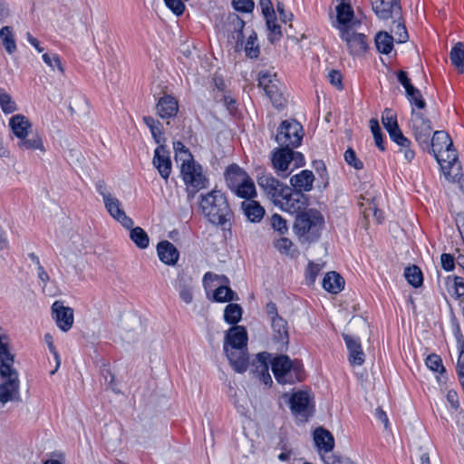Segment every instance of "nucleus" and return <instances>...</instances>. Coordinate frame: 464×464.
<instances>
[{"mask_svg":"<svg viewBox=\"0 0 464 464\" xmlns=\"http://www.w3.org/2000/svg\"><path fill=\"white\" fill-rule=\"evenodd\" d=\"M199 208L209 223L224 231H230L234 223V212L226 195L218 189L201 194Z\"/></svg>","mask_w":464,"mask_h":464,"instance_id":"nucleus-1","label":"nucleus"},{"mask_svg":"<svg viewBox=\"0 0 464 464\" xmlns=\"http://www.w3.org/2000/svg\"><path fill=\"white\" fill-rule=\"evenodd\" d=\"M324 226V218L320 211L309 208L298 213L294 223V231L301 242H315Z\"/></svg>","mask_w":464,"mask_h":464,"instance_id":"nucleus-2","label":"nucleus"},{"mask_svg":"<svg viewBox=\"0 0 464 464\" xmlns=\"http://www.w3.org/2000/svg\"><path fill=\"white\" fill-rule=\"evenodd\" d=\"M272 372L279 383H295L304 377V371L300 361H292L286 355H278L271 362Z\"/></svg>","mask_w":464,"mask_h":464,"instance_id":"nucleus-3","label":"nucleus"},{"mask_svg":"<svg viewBox=\"0 0 464 464\" xmlns=\"http://www.w3.org/2000/svg\"><path fill=\"white\" fill-rule=\"evenodd\" d=\"M227 187L237 196L252 198L256 195V187L247 173L237 164L229 165L225 171Z\"/></svg>","mask_w":464,"mask_h":464,"instance_id":"nucleus-4","label":"nucleus"},{"mask_svg":"<svg viewBox=\"0 0 464 464\" xmlns=\"http://www.w3.org/2000/svg\"><path fill=\"white\" fill-rule=\"evenodd\" d=\"M271 160L276 174L281 178H287L295 169L305 164L304 157L301 152L286 148L274 150Z\"/></svg>","mask_w":464,"mask_h":464,"instance_id":"nucleus-5","label":"nucleus"},{"mask_svg":"<svg viewBox=\"0 0 464 464\" xmlns=\"http://www.w3.org/2000/svg\"><path fill=\"white\" fill-rule=\"evenodd\" d=\"M180 173L186 185L188 198H193L197 192L208 187V179L203 173L201 165L193 159H184Z\"/></svg>","mask_w":464,"mask_h":464,"instance_id":"nucleus-6","label":"nucleus"},{"mask_svg":"<svg viewBox=\"0 0 464 464\" xmlns=\"http://www.w3.org/2000/svg\"><path fill=\"white\" fill-rule=\"evenodd\" d=\"M303 136V127L299 122L284 121L278 127L276 140L280 148L293 150L301 144Z\"/></svg>","mask_w":464,"mask_h":464,"instance_id":"nucleus-7","label":"nucleus"},{"mask_svg":"<svg viewBox=\"0 0 464 464\" xmlns=\"http://www.w3.org/2000/svg\"><path fill=\"white\" fill-rule=\"evenodd\" d=\"M289 404L292 413L302 422L307 421L314 415V396L307 391L294 392L289 399Z\"/></svg>","mask_w":464,"mask_h":464,"instance_id":"nucleus-8","label":"nucleus"},{"mask_svg":"<svg viewBox=\"0 0 464 464\" xmlns=\"http://www.w3.org/2000/svg\"><path fill=\"white\" fill-rule=\"evenodd\" d=\"M411 127L413 131L416 141L422 149L430 148V138L432 127L430 120L426 119L420 111H411Z\"/></svg>","mask_w":464,"mask_h":464,"instance_id":"nucleus-9","label":"nucleus"},{"mask_svg":"<svg viewBox=\"0 0 464 464\" xmlns=\"http://www.w3.org/2000/svg\"><path fill=\"white\" fill-rule=\"evenodd\" d=\"M257 184L276 206L284 199L285 188H289V186L282 183L270 173H264L259 176Z\"/></svg>","mask_w":464,"mask_h":464,"instance_id":"nucleus-10","label":"nucleus"},{"mask_svg":"<svg viewBox=\"0 0 464 464\" xmlns=\"http://www.w3.org/2000/svg\"><path fill=\"white\" fill-rule=\"evenodd\" d=\"M308 197L291 187L285 188L284 199L279 203V207L289 213H300L305 210L308 205Z\"/></svg>","mask_w":464,"mask_h":464,"instance_id":"nucleus-11","label":"nucleus"},{"mask_svg":"<svg viewBox=\"0 0 464 464\" xmlns=\"http://www.w3.org/2000/svg\"><path fill=\"white\" fill-rule=\"evenodd\" d=\"M382 121L392 141L399 146H406L409 143V139L403 135L399 128L396 114L392 110L387 108L383 111Z\"/></svg>","mask_w":464,"mask_h":464,"instance_id":"nucleus-12","label":"nucleus"},{"mask_svg":"<svg viewBox=\"0 0 464 464\" xmlns=\"http://www.w3.org/2000/svg\"><path fill=\"white\" fill-rule=\"evenodd\" d=\"M340 37L346 42L348 50L352 55L360 56L368 49L366 36L363 34L355 33L351 30L342 28Z\"/></svg>","mask_w":464,"mask_h":464,"instance_id":"nucleus-13","label":"nucleus"},{"mask_svg":"<svg viewBox=\"0 0 464 464\" xmlns=\"http://www.w3.org/2000/svg\"><path fill=\"white\" fill-rule=\"evenodd\" d=\"M53 317L57 326L63 332L69 331L73 324V309L63 305V302L55 301L52 305Z\"/></svg>","mask_w":464,"mask_h":464,"instance_id":"nucleus-14","label":"nucleus"},{"mask_svg":"<svg viewBox=\"0 0 464 464\" xmlns=\"http://www.w3.org/2000/svg\"><path fill=\"white\" fill-rule=\"evenodd\" d=\"M152 162L161 178L167 180L171 173L172 164L169 151L165 145L156 148Z\"/></svg>","mask_w":464,"mask_h":464,"instance_id":"nucleus-15","label":"nucleus"},{"mask_svg":"<svg viewBox=\"0 0 464 464\" xmlns=\"http://www.w3.org/2000/svg\"><path fill=\"white\" fill-rule=\"evenodd\" d=\"M103 202L109 214L124 227L130 228L133 226L132 219L121 208V203L117 198L113 196L107 197Z\"/></svg>","mask_w":464,"mask_h":464,"instance_id":"nucleus-16","label":"nucleus"},{"mask_svg":"<svg viewBox=\"0 0 464 464\" xmlns=\"http://www.w3.org/2000/svg\"><path fill=\"white\" fill-rule=\"evenodd\" d=\"M224 351L233 369L239 373H243L248 367V355L246 349L228 348L224 345Z\"/></svg>","mask_w":464,"mask_h":464,"instance_id":"nucleus-17","label":"nucleus"},{"mask_svg":"<svg viewBox=\"0 0 464 464\" xmlns=\"http://www.w3.org/2000/svg\"><path fill=\"white\" fill-rule=\"evenodd\" d=\"M372 10L382 20L392 17L393 13H400L401 0H372Z\"/></svg>","mask_w":464,"mask_h":464,"instance_id":"nucleus-18","label":"nucleus"},{"mask_svg":"<svg viewBox=\"0 0 464 464\" xmlns=\"http://www.w3.org/2000/svg\"><path fill=\"white\" fill-rule=\"evenodd\" d=\"M273 340L277 343L278 351L286 349L289 343V334L287 322L283 318H276L271 322Z\"/></svg>","mask_w":464,"mask_h":464,"instance_id":"nucleus-19","label":"nucleus"},{"mask_svg":"<svg viewBox=\"0 0 464 464\" xmlns=\"http://www.w3.org/2000/svg\"><path fill=\"white\" fill-rule=\"evenodd\" d=\"M247 333L244 326L234 325L229 328L225 336L224 345L228 348L246 349Z\"/></svg>","mask_w":464,"mask_h":464,"instance_id":"nucleus-20","label":"nucleus"},{"mask_svg":"<svg viewBox=\"0 0 464 464\" xmlns=\"http://www.w3.org/2000/svg\"><path fill=\"white\" fill-rule=\"evenodd\" d=\"M343 338L349 351V362L352 365H362L364 362V353L358 337L343 334Z\"/></svg>","mask_w":464,"mask_h":464,"instance_id":"nucleus-21","label":"nucleus"},{"mask_svg":"<svg viewBox=\"0 0 464 464\" xmlns=\"http://www.w3.org/2000/svg\"><path fill=\"white\" fill-rule=\"evenodd\" d=\"M156 111L163 120L174 118L179 112V102L172 95L165 94L159 99Z\"/></svg>","mask_w":464,"mask_h":464,"instance_id":"nucleus-22","label":"nucleus"},{"mask_svg":"<svg viewBox=\"0 0 464 464\" xmlns=\"http://www.w3.org/2000/svg\"><path fill=\"white\" fill-rule=\"evenodd\" d=\"M227 31L232 33V38L237 42L235 50L240 51L243 48V29L245 26V22L237 14H231L227 17Z\"/></svg>","mask_w":464,"mask_h":464,"instance_id":"nucleus-23","label":"nucleus"},{"mask_svg":"<svg viewBox=\"0 0 464 464\" xmlns=\"http://www.w3.org/2000/svg\"><path fill=\"white\" fill-rule=\"evenodd\" d=\"M158 256L161 262L166 265H175L179 257L177 247L169 241L164 240L157 246Z\"/></svg>","mask_w":464,"mask_h":464,"instance_id":"nucleus-24","label":"nucleus"},{"mask_svg":"<svg viewBox=\"0 0 464 464\" xmlns=\"http://www.w3.org/2000/svg\"><path fill=\"white\" fill-rule=\"evenodd\" d=\"M314 181V176L313 172L308 169L302 170L300 173L292 176L290 179L291 188L303 193L312 190Z\"/></svg>","mask_w":464,"mask_h":464,"instance_id":"nucleus-25","label":"nucleus"},{"mask_svg":"<svg viewBox=\"0 0 464 464\" xmlns=\"http://www.w3.org/2000/svg\"><path fill=\"white\" fill-rule=\"evenodd\" d=\"M246 200L241 203V209L246 218L253 223L260 222L265 215L264 208L256 200L246 198Z\"/></svg>","mask_w":464,"mask_h":464,"instance_id":"nucleus-26","label":"nucleus"},{"mask_svg":"<svg viewBox=\"0 0 464 464\" xmlns=\"http://www.w3.org/2000/svg\"><path fill=\"white\" fill-rule=\"evenodd\" d=\"M345 0H343L336 7L337 12V25L336 27L340 31V34H342V28H345L346 30L352 29V20L354 16V13L353 8L349 4L344 3Z\"/></svg>","mask_w":464,"mask_h":464,"instance_id":"nucleus-27","label":"nucleus"},{"mask_svg":"<svg viewBox=\"0 0 464 464\" xmlns=\"http://www.w3.org/2000/svg\"><path fill=\"white\" fill-rule=\"evenodd\" d=\"M344 279L335 271L328 272L323 280V287L329 293L338 294L344 287Z\"/></svg>","mask_w":464,"mask_h":464,"instance_id":"nucleus-28","label":"nucleus"},{"mask_svg":"<svg viewBox=\"0 0 464 464\" xmlns=\"http://www.w3.org/2000/svg\"><path fill=\"white\" fill-rule=\"evenodd\" d=\"M9 125L14 134L19 139H24L28 135L31 123L26 117L21 114L14 115L10 119Z\"/></svg>","mask_w":464,"mask_h":464,"instance_id":"nucleus-29","label":"nucleus"},{"mask_svg":"<svg viewBox=\"0 0 464 464\" xmlns=\"http://www.w3.org/2000/svg\"><path fill=\"white\" fill-rule=\"evenodd\" d=\"M443 169L453 170L458 156L453 147L444 148L440 152L433 154Z\"/></svg>","mask_w":464,"mask_h":464,"instance_id":"nucleus-30","label":"nucleus"},{"mask_svg":"<svg viewBox=\"0 0 464 464\" xmlns=\"http://www.w3.org/2000/svg\"><path fill=\"white\" fill-rule=\"evenodd\" d=\"M316 446L325 452L331 451L334 447V440L330 431L324 428H317L314 433Z\"/></svg>","mask_w":464,"mask_h":464,"instance_id":"nucleus-31","label":"nucleus"},{"mask_svg":"<svg viewBox=\"0 0 464 464\" xmlns=\"http://www.w3.org/2000/svg\"><path fill=\"white\" fill-rule=\"evenodd\" d=\"M430 148L432 154L440 152L444 148L453 147V142L450 135L442 130L434 132L431 140H430Z\"/></svg>","mask_w":464,"mask_h":464,"instance_id":"nucleus-32","label":"nucleus"},{"mask_svg":"<svg viewBox=\"0 0 464 464\" xmlns=\"http://www.w3.org/2000/svg\"><path fill=\"white\" fill-rule=\"evenodd\" d=\"M450 58L455 69L460 72H464V44L457 43L450 53Z\"/></svg>","mask_w":464,"mask_h":464,"instance_id":"nucleus-33","label":"nucleus"},{"mask_svg":"<svg viewBox=\"0 0 464 464\" xmlns=\"http://www.w3.org/2000/svg\"><path fill=\"white\" fill-rule=\"evenodd\" d=\"M425 363L427 367L431 370L432 372H439L440 376H438V381H440L441 377L444 379V382H446L447 377L444 376L446 373V368L444 367L442 363V359L440 355L437 353H431L428 355V357L425 360Z\"/></svg>","mask_w":464,"mask_h":464,"instance_id":"nucleus-34","label":"nucleus"},{"mask_svg":"<svg viewBox=\"0 0 464 464\" xmlns=\"http://www.w3.org/2000/svg\"><path fill=\"white\" fill-rule=\"evenodd\" d=\"M270 353H260L256 355V359L253 362V373L256 378L260 377L262 373L269 371Z\"/></svg>","mask_w":464,"mask_h":464,"instance_id":"nucleus-35","label":"nucleus"},{"mask_svg":"<svg viewBox=\"0 0 464 464\" xmlns=\"http://www.w3.org/2000/svg\"><path fill=\"white\" fill-rule=\"evenodd\" d=\"M394 38L386 32H380L375 37V44L378 51L388 54L393 48Z\"/></svg>","mask_w":464,"mask_h":464,"instance_id":"nucleus-36","label":"nucleus"},{"mask_svg":"<svg viewBox=\"0 0 464 464\" xmlns=\"http://www.w3.org/2000/svg\"><path fill=\"white\" fill-rule=\"evenodd\" d=\"M242 318V308L237 304H228L224 310V320L230 324H237Z\"/></svg>","mask_w":464,"mask_h":464,"instance_id":"nucleus-37","label":"nucleus"},{"mask_svg":"<svg viewBox=\"0 0 464 464\" xmlns=\"http://www.w3.org/2000/svg\"><path fill=\"white\" fill-rule=\"evenodd\" d=\"M0 38L3 42L5 49L8 53H14L16 51L15 40L10 26H4L0 30Z\"/></svg>","mask_w":464,"mask_h":464,"instance_id":"nucleus-38","label":"nucleus"},{"mask_svg":"<svg viewBox=\"0 0 464 464\" xmlns=\"http://www.w3.org/2000/svg\"><path fill=\"white\" fill-rule=\"evenodd\" d=\"M404 276L413 287H419L423 283V276L419 266L413 265L405 268Z\"/></svg>","mask_w":464,"mask_h":464,"instance_id":"nucleus-39","label":"nucleus"},{"mask_svg":"<svg viewBox=\"0 0 464 464\" xmlns=\"http://www.w3.org/2000/svg\"><path fill=\"white\" fill-rule=\"evenodd\" d=\"M130 237L139 248L144 249L149 246V236L145 230L140 227H136L130 230Z\"/></svg>","mask_w":464,"mask_h":464,"instance_id":"nucleus-40","label":"nucleus"},{"mask_svg":"<svg viewBox=\"0 0 464 464\" xmlns=\"http://www.w3.org/2000/svg\"><path fill=\"white\" fill-rule=\"evenodd\" d=\"M264 91L266 94L269 97L275 107L279 109L285 106V99L280 92L276 82L269 85V87L266 88Z\"/></svg>","mask_w":464,"mask_h":464,"instance_id":"nucleus-41","label":"nucleus"},{"mask_svg":"<svg viewBox=\"0 0 464 464\" xmlns=\"http://www.w3.org/2000/svg\"><path fill=\"white\" fill-rule=\"evenodd\" d=\"M213 298L216 302L225 303L237 300V294L228 286L221 285L214 291Z\"/></svg>","mask_w":464,"mask_h":464,"instance_id":"nucleus-42","label":"nucleus"},{"mask_svg":"<svg viewBox=\"0 0 464 464\" xmlns=\"http://www.w3.org/2000/svg\"><path fill=\"white\" fill-rule=\"evenodd\" d=\"M406 96L412 106H416L420 110L426 107V102L422 97L420 91L414 86L406 92Z\"/></svg>","mask_w":464,"mask_h":464,"instance_id":"nucleus-43","label":"nucleus"},{"mask_svg":"<svg viewBox=\"0 0 464 464\" xmlns=\"http://www.w3.org/2000/svg\"><path fill=\"white\" fill-rule=\"evenodd\" d=\"M0 107L5 114L12 113L17 110L16 104L11 95L3 88H0Z\"/></svg>","mask_w":464,"mask_h":464,"instance_id":"nucleus-44","label":"nucleus"},{"mask_svg":"<svg viewBox=\"0 0 464 464\" xmlns=\"http://www.w3.org/2000/svg\"><path fill=\"white\" fill-rule=\"evenodd\" d=\"M21 140L18 142V146L24 150H40L44 151V146L42 140V138L38 135L31 138V139H20Z\"/></svg>","mask_w":464,"mask_h":464,"instance_id":"nucleus-45","label":"nucleus"},{"mask_svg":"<svg viewBox=\"0 0 464 464\" xmlns=\"http://www.w3.org/2000/svg\"><path fill=\"white\" fill-rule=\"evenodd\" d=\"M269 220L271 227L280 235H285L288 232L287 222L280 215L273 214Z\"/></svg>","mask_w":464,"mask_h":464,"instance_id":"nucleus-46","label":"nucleus"},{"mask_svg":"<svg viewBox=\"0 0 464 464\" xmlns=\"http://www.w3.org/2000/svg\"><path fill=\"white\" fill-rule=\"evenodd\" d=\"M392 33L395 34L394 40L399 44L405 43L409 39L406 27L404 24L400 21L393 22V25L392 26Z\"/></svg>","mask_w":464,"mask_h":464,"instance_id":"nucleus-47","label":"nucleus"},{"mask_svg":"<svg viewBox=\"0 0 464 464\" xmlns=\"http://www.w3.org/2000/svg\"><path fill=\"white\" fill-rule=\"evenodd\" d=\"M370 127H371V130L372 132L373 138H374L375 145L382 151H384L385 147H384V141H383V135L382 133V130H381L378 121L375 119H372L370 121Z\"/></svg>","mask_w":464,"mask_h":464,"instance_id":"nucleus-48","label":"nucleus"},{"mask_svg":"<svg viewBox=\"0 0 464 464\" xmlns=\"http://www.w3.org/2000/svg\"><path fill=\"white\" fill-rule=\"evenodd\" d=\"M256 34H252L248 36L246 46L244 47L246 55L249 58H256L259 53V46L256 44Z\"/></svg>","mask_w":464,"mask_h":464,"instance_id":"nucleus-49","label":"nucleus"},{"mask_svg":"<svg viewBox=\"0 0 464 464\" xmlns=\"http://www.w3.org/2000/svg\"><path fill=\"white\" fill-rule=\"evenodd\" d=\"M266 25L270 31L269 40L273 43L282 36L280 25L276 24V15L266 19Z\"/></svg>","mask_w":464,"mask_h":464,"instance_id":"nucleus-50","label":"nucleus"},{"mask_svg":"<svg viewBox=\"0 0 464 464\" xmlns=\"http://www.w3.org/2000/svg\"><path fill=\"white\" fill-rule=\"evenodd\" d=\"M455 261L461 271L462 276H455L453 277L454 285L456 289H463L462 295H464V255L459 254L458 256L455 257Z\"/></svg>","mask_w":464,"mask_h":464,"instance_id":"nucleus-51","label":"nucleus"},{"mask_svg":"<svg viewBox=\"0 0 464 464\" xmlns=\"http://www.w3.org/2000/svg\"><path fill=\"white\" fill-rule=\"evenodd\" d=\"M344 159L347 164L353 167L355 169H362L363 168L362 161L356 157L355 151L351 148L345 151Z\"/></svg>","mask_w":464,"mask_h":464,"instance_id":"nucleus-52","label":"nucleus"},{"mask_svg":"<svg viewBox=\"0 0 464 464\" xmlns=\"http://www.w3.org/2000/svg\"><path fill=\"white\" fill-rule=\"evenodd\" d=\"M459 383L464 390V343H462L456 365Z\"/></svg>","mask_w":464,"mask_h":464,"instance_id":"nucleus-53","label":"nucleus"},{"mask_svg":"<svg viewBox=\"0 0 464 464\" xmlns=\"http://www.w3.org/2000/svg\"><path fill=\"white\" fill-rule=\"evenodd\" d=\"M43 60H44V62L47 65H49L51 68H53V69L54 65H56V66H57V68H58V70H59L62 73H63V72H64V68H63V64H62V63H61V59H60V57H59V55H58V54L54 53V54H53V55L51 56L49 53H44V54L43 55Z\"/></svg>","mask_w":464,"mask_h":464,"instance_id":"nucleus-54","label":"nucleus"},{"mask_svg":"<svg viewBox=\"0 0 464 464\" xmlns=\"http://www.w3.org/2000/svg\"><path fill=\"white\" fill-rule=\"evenodd\" d=\"M330 83L338 90L343 89V75L337 70H331L327 75Z\"/></svg>","mask_w":464,"mask_h":464,"instance_id":"nucleus-55","label":"nucleus"},{"mask_svg":"<svg viewBox=\"0 0 464 464\" xmlns=\"http://www.w3.org/2000/svg\"><path fill=\"white\" fill-rule=\"evenodd\" d=\"M142 120L146 126L150 129L151 134L158 133L162 130V125L160 121L154 119L153 117L144 116Z\"/></svg>","mask_w":464,"mask_h":464,"instance_id":"nucleus-56","label":"nucleus"},{"mask_svg":"<svg viewBox=\"0 0 464 464\" xmlns=\"http://www.w3.org/2000/svg\"><path fill=\"white\" fill-rule=\"evenodd\" d=\"M232 5L236 10L240 12H251L254 8L253 0H233Z\"/></svg>","mask_w":464,"mask_h":464,"instance_id":"nucleus-57","label":"nucleus"},{"mask_svg":"<svg viewBox=\"0 0 464 464\" xmlns=\"http://www.w3.org/2000/svg\"><path fill=\"white\" fill-rule=\"evenodd\" d=\"M322 269V266L320 264H316L314 262H309L306 269V277L310 281V283H314Z\"/></svg>","mask_w":464,"mask_h":464,"instance_id":"nucleus-58","label":"nucleus"},{"mask_svg":"<svg viewBox=\"0 0 464 464\" xmlns=\"http://www.w3.org/2000/svg\"><path fill=\"white\" fill-rule=\"evenodd\" d=\"M276 75H272L269 72H260L258 74V85L264 90L276 82Z\"/></svg>","mask_w":464,"mask_h":464,"instance_id":"nucleus-59","label":"nucleus"},{"mask_svg":"<svg viewBox=\"0 0 464 464\" xmlns=\"http://www.w3.org/2000/svg\"><path fill=\"white\" fill-rule=\"evenodd\" d=\"M165 5L177 15L183 14L185 5L181 0H164Z\"/></svg>","mask_w":464,"mask_h":464,"instance_id":"nucleus-60","label":"nucleus"},{"mask_svg":"<svg viewBox=\"0 0 464 464\" xmlns=\"http://www.w3.org/2000/svg\"><path fill=\"white\" fill-rule=\"evenodd\" d=\"M440 262L442 268L446 271H452L456 265L455 257L447 253L440 256Z\"/></svg>","mask_w":464,"mask_h":464,"instance_id":"nucleus-61","label":"nucleus"},{"mask_svg":"<svg viewBox=\"0 0 464 464\" xmlns=\"http://www.w3.org/2000/svg\"><path fill=\"white\" fill-rule=\"evenodd\" d=\"M259 5L266 19L276 15L271 0H260Z\"/></svg>","mask_w":464,"mask_h":464,"instance_id":"nucleus-62","label":"nucleus"},{"mask_svg":"<svg viewBox=\"0 0 464 464\" xmlns=\"http://www.w3.org/2000/svg\"><path fill=\"white\" fill-rule=\"evenodd\" d=\"M292 246V241L286 237H281L275 242V246L281 253H288Z\"/></svg>","mask_w":464,"mask_h":464,"instance_id":"nucleus-63","label":"nucleus"},{"mask_svg":"<svg viewBox=\"0 0 464 464\" xmlns=\"http://www.w3.org/2000/svg\"><path fill=\"white\" fill-rule=\"evenodd\" d=\"M221 100L230 114H234L237 111V101L234 98L229 95L223 94Z\"/></svg>","mask_w":464,"mask_h":464,"instance_id":"nucleus-64","label":"nucleus"}]
</instances>
